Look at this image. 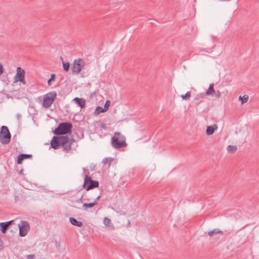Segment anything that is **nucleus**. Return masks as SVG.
<instances>
[{
    "instance_id": "1",
    "label": "nucleus",
    "mask_w": 259,
    "mask_h": 259,
    "mask_svg": "<svg viewBox=\"0 0 259 259\" xmlns=\"http://www.w3.org/2000/svg\"><path fill=\"white\" fill-rule=\"evenodd\" d=\"M73 142V139L70 140L66 136H54L51 141V145L55 149L62 146L64 150L69 151L71 149V145Z\"/></svg>"
},
{
    "instance_id": "2",
    "label": "nucleus",
    "mask_w": 259,
    "mask_h": 259,
    "mask_svg": "<svg viewBox=\"0 0 259 259\" xmlns=\"http://www.w3.org/2000/svg\"><path fill=\"white\" fill-rule=\"evenodd\" d=\"M112 146L115 149H119L125 147L126 143L125 138L119 132H115L111 138Z\"/></svg>"
},
{
    "instance_id": "3",
    "label": "nucleus",
    "mask_w": 259,
    "mask_h": 259,
    "mask_svg": "<svg viewBox=\"0 0 259 259\" xmlns=\"http://www.w3.org/2000/svg\"><path fill=\"white\" fill-rule=\"evenodd\" d=\"M72 124L69 122H62L53 131L55 135H65L71 132Z\"/></svg>"
},
{
    "instance_id": "4",
    "label": "nucleus",
    "mask_w": 259,
    "mask_h": 259,
    "mask_svg": "<svg viewBox=\"0 0 259 259\" xmlns=\"http://www.w3.org/2000/svg\"><path fill=\"white\" fill-rule=\"evenodd\" d=\"M11 138V135L8 127L2 126L0 132V142L3 144H7L10 142Z\"/></svg>"
},
{
    "instance_id": "5",
    "label": "nucleus",
    "mask_w": 259,
    "mask_h": 259,
    "mask_svg": "<svg viewBox=\"0 0 259 259\" xmlns=\"http://www.w3.org/2000/svg\"><path fill=\"white\" fill-rule=\"evenodd\" d=\"M56 96L57 94L55 92H51L46 94L43 100V107L45 108H49L50 107L53 103Z\"/></svg>"
},
{
    "instance_id": "6",
    "label": "nucleus",
    "mask_w": 259,
    "mask_h": 259,
    "mask_svg": "<svg viewBox=\"0 0 259 259\" xmlns=\"http://www.w3.org/2000/svg\"><path fill=\"white\" fill-rule=\"evenodd\" d=\"M98 186L99 182L97 181H94L90 177L85 176L83 187L86 190L88 191Z\"/></svg>"
},
{
    "instance_id": "7",
    "label": "nucleus",
    "mask_w": 259,
    "mask_h": 259,
    "mask_svg": "<svg viewBox=\"0 0 259 259\" xmlns=\"http://www.w3.org/2000/svg\"><path fill=\"white\" fill-rule=\"evenodd\" d=\"M84 65V61L79 58L74 61L71 70L73 74H78Z\"/></svg>"
},
{
    "instance_id": "8",
    "label": "nucleus",
    "mask_w": 259,
    "mask_h": 259,
    "mask_svg": "<svg viewBox=\"0 0 259 259\" xmlns=\"http://www.w3.org/2000/svg\"><path fill=\"white\" fill-rule=\"evenodd\" d=\"M19 229V235L21 237L25 236L30 229L29 225L26 221H21L18 224Z\"/></svg>"
},
{
    "instance_id": "9",
    "label": "nucleus",
    "mask_w": 259,
    "mask_h": 259,
    "mask_svg": "<svg viewBox=\"0 0 259 259\" xmlns=\"http://www.w3.org/2000/svg\"><path fill=\"white\" fill-rule=\"evenodd\" d=\"M25 71L22 69L20 67L17 68V73L14 77L15 82L18 81L20 78L24 76Z\"/></svg>"
},
{
    "instance_id": "10",
    "label": "nucleus",
    "mask_w": 259,
    "mask_h": 259,
    "mask_svg": "<svg viewBox=\"0 0 259 259\" xmlns=\"http://www.w3.org/2000/svg\"><path fill=\"white\" fill-rule=\"evenodd\" d=\"M211 240L214 239H219L223 235V232L218 229L211 230Z\"/></svg>"
},
{
    "instance_id": "11",
    "label": "nucleus",
    "mask_w": 259,
    "mask_h": 259,
    "mask_svg": "<svg viewBox=\"0 0 259 259\" xmlns=\"http://www.w3.org/2000/svg\"><path fill=\"white\" fill-rule=\"evenodd\" d=\"M73 101L80 108H83L84 107H85L86 103L85 99L76 97L73 99Z\"/></svg>"
},
{
    "instance_id": "12",
    "label": "nucleus",
    "mask_w": 259,
    "mask_h": 259,
    "mask_svg": "<svg viewBox=\"0 0 259 259\" xmlns=\"http://www.w3.org/2000/svg\"><path fill=\"white\" fill-rule=\"evenodd\" d=\"M32 155L30 154H21L17 157V163L19 164H22V161L28 158H31Z\"/></svg>"
},
{
    "instance_id": "13",
    "label": "nucleus",
    "mask_w": 259,
    "mask_h": 259,
    "mask_svg": "<svg viewBox=\"0 0 259 259\" xmlns=\"http://www.w3.org/2000/svg\"><path fill=\"white\" fill-rule=\"evenodd\" d=\"M13 221H8L7 222L0 223L1 231L3 233H5L7 230L9 226L12 224Z\"/></svg>"
},
{
    "instance_id": "14",
    "label": "nucleus",
    "mask_w": 259,
    "mask_h": 259,
    "mask_svg": "<svg viewBox=\"0 0 259 259\" xmlns=\"http://www.w3.org/2000/svg\"><path fill=\"white\" fill-rule=\"evenodd\" d=\"M70 222L72 225L75 226L81 227L82 226V222L77 221L75 219H74L73 218H70Z\"/></svg>"
},
{
    "instance_id": "15",
    "label": "nucleus",
    "mask_w": 259,
    "mask_h": 259,
    "mask_svg": "<svg viewBox=\"0 0 259 259\" xmlns=\"http://www.w3.org/2000/svg\"><path fill=\"white\" fill-rule=\"evenodd\" d=\"M113 160V158L111 157L105 158L102 160V163L104 165H108V167H109L111 165V163Z\"/></svg>"
},
{
    "instance_id": "16",
    "label": "nucleus",
    "mask_w": 259,
    "mask_h": 259,
    "mask_svg": "<svg viewBox=\"0 0 259 259\" xmlns=\"http://www.w3.org/2000/svg\"><path fill=\"white\" fill-rule=\"evenodd\" d=\"M97 204V200H95L93 203H84L82 205L83 208L87 210L88 208H92Z\"/></svg>"
},
{
    "instance_id": "17",
    "label": "nucleus",
    "mask_w": 259,
    "mask_h": 259,
    "mask_svg": "<svg viewBox=\"0 0 259 259\" xmlns=\"http://www.w3.org/2000/svg\"><path fill=\"white\" fill-rule=\"evenodd\" d=\"M103 223L106 226L110 227H112V228H114V226L112 224L111 220L107 218V217L104 218Z\"/></svg>"
},
{
    "instance_id": "18",
    "label": "nucleus",
    "mask_w": 259,
    "mask_h": 259,
    "mask_svg": "<svg viewBox=\"0 0 259 259\" xmlns=\"http://www.w3.org/2000/svg\"><path fill=\"white\" fill-rule=\"evenodd\" d=\"M227 149L229 153H233L236 151L237 148L236 146L229 145Z\"/></svg>"
},
{
    "instance_id": "19",
    "label": "nucleus",
    "mask_w": 259,
    "mask_h": 259,
    "mask_svg": "<svg viewBox=\"0 0 259 259\" xmlns=\"http://www.w3.org/2000/svg\"><path fill=\"white\" fill-rule=\"evenodd\" d=\"M239 100L241 101L242 104H244L246 103L248 100V96L247 95H244L243 96H240L239 97Z\"/></svg>"
},
{
    "instance_id": "20",
    "label": "nucleus",
    "mask_w": 259,
    "mask_h": 259,
    "mask_svg": "<svg viewBox=\"0 0 259 259\" xmlns=\"http://www.w3.org/2000/svg\"><path fill=\"white\" fill-rule=\"evenodd\" d=\"M102 112H105L104 111V109L102 107H101L100 106H98L96 107V108L95 109V111L94 112V114L98 115L100 113H102Z\"/></svg>"
},
{
    "instance_id": "21",
    "label": "nucleus",
    "mask_w": 259,
    "mask_h": 259,
    "mask_svg": "<svg viewBox=\"0 0 259 259\" xmlns=\"http://www.w3.org/2000/svg\"><path fill=\"white\" fill-rule=\"evenodd\" d=\"M221 94L220 92H218L217 94H215V91L213 89V84L211 83V96H216L217 97H220Z\"/></svg>"
},
{
    "instance_id": "22",
    "label": "nucleus",
    "mask_w": 259,
    "mask_h": 259,
    "mask_svg": "<svg viewBox=\"0 0 259 259\" xmlns=\"http://www.w3.org/2000/svg\"><path fill=\"white\" fill-rule=\"evenodd\" d=\"M69 67H70V64L69 62H63V67L64 70L65 71H66V72L68 71V70L69 69Z\"/></svg>"
},
{
    "instance_id": "23",
    "label": "nucleus",
    "mask_w": 259,
    "mask_h": 259,
    "mask_svg": "<svg viewBox=\"0 0 259 259\" xmlns=\"http://www.w3.org/2000/svg\"><path fill=\"white\" fill-rule=\"evenodd\" d=\"M110 105V101L109 100H107L104 104V112L107 111L108 110L109 107Z\"/></svg>"
},
{
    "instance_id": "24",
    "label": "nucleus",
    "mask_w": 259,
    "mask_h": 259,
    "mask_svg": "<svg viewBox=\"0 0 259 259\" xmlns=\"http://www.w3.org/2000/svg\"><path fill=\"white\" fill-rule=\"evenodd\" d=\"M191 96V93L190 92H187L185 95H182L181 98L184 100H187L189 99Z\"/></svg>"
},
{
    "instance_id": "25",
    "label": "nucleus",
    "mask_w": 259,
    "mask_h": 259,
    "mask_svg": "<svg viewBox=\"0 0 259 259\" xmlns=\"http://www.w3.org/2000/svg\"><path fill=\"white\" fill-rule=\"evenodd\" d=\"M55 77H56V75H55V74H51L50 79H49L48 81V84L49 85H51V82L52 81L55 80Z\"/></svg>"
},
{
    "instance_id": "26",
    "label": "nucleus",
    "mask_w": 259,
    "mask_h": 259,
    "mask_svg": "<svg viewBox=\"0 0 259 259\" xmlns=\"http://www.w3.org/2000/svg\"><path fill=\"white\" fill-rule=\"evenodd\" d=\"M218 129V126L216 124L211 125V135Z\"/></svg>"
},
{
    "instance_id": "27",
    "label": "nucleus",
    "mask_w": 259,
    "mask_h": 259,
    "mask_svg": "<svg viewBox=\"0 0 259 259\" xmlns=\"http://www.w3.org/2000/svg\"><path fill=\"white\" fill-rule=\"evenodd\" d=\"M4 71V68L3 67V64L0 63V76L3 73Z\"/></svg>"
},
{
    "instance_id": "28",
    "label": "nucleus",
    "mask_w": 259,
    "mask_h": 259,
    "mask_svg": "<svg viewBox=\"0 0 259 259\" xmlns=\"http://www.w3.org/2000/svg\"><path fill=\"white\" fill-rule=\"evenodd\" d=\"M27 259H34L35 257L34 254H28L27 256Z\"/></svg>"
},
{
    "instance_id": "29",
    "label": "nucleus",
    "mask_w": 259,
    "mask_h": 259,
    "mask_svg": "<svg viewBox=\"0 0 259 259\" xmlns=\"http://www.w3.org/2000/svg\"><path fill=\"white\" fill-rule=\"evenodd\" d=\"M18 81H20L21 82H22L23 84H26V82L25 81V79H24V76L22 78H20Z\"/></svg>"
},
{
    "instance_id": "30",
    "label": "nucleus",
    "mask_w": 259,
    "mask_h": 259,
    "mask_svg": "<svg viewBox=\"0 0 259 259\" xmlns=\"http://www.w3.org/2000/svg\"><path fill=\"white\" fill-rule=\"evenodd\" d=\"M206 134L208 135H210V126H207V130H206Z\"/></svg>"
},
{
    "instance_id": "31",
    "label": "nucleus",
    "mask_w": 259,
    "mask_h": 259,
    "mask_svg": "<svg viewBox=\"0 0 259 259\" xmlns=\"http://www.w3.org/2000/svg\"><path fill=\"white\" fill-rule=\"evenodd\" d=\"M205 95H210V85L209 86L208 89L205 92Z\"/></svg>"
},
{
    "instance_id": "32",
    "label": "nucleus",
    "mask_w": 259,
    "mask_h": 259,
    "mask_svg": "<svg viewBox=\"0 0 259 259\" xmlns=\"http://www.w3.org/2000/svg\"><path fill=\"white\" fill-rule=\"evenodd\" d=\"M14 199L16 202L19 200V197L18 195H15Z\"/></svg>"
},
{
    "instance_id": "33",
    "label": "nucleus",
    "mask_w": 259,
    "mask_h": 259,
    "mask_svg": "<svg viewBox=\"0 0 259 259\" xmlns=\"http://www.w3.org/2000/svg\"><path fill=\"white\" fill-rule=\"evenodd\" d=\"M101 127L104 129H106V125L104 123H102Z\"/></svg>"
},
{
    "instance_id": "34",
    "label": "nucleus",
    "mask_w": 259,
    "mask_h": 259,
    "mask_svg": "<svg viewBox=\"0 0 259 259\" xmlns=\"http://www.w3.org/2000/svg\"><path fill=\"white\" fill-rule=\"evenodd\" d=\"M101 198V196H98L95 200L98 202V200Z\"/></svg>"
},
{
    "instance_id": "35",
    "label": "nucleus",
    "mask_w": 259,
    "mask_h": 259,
    "mask_svg": "<svg viewBox=\"0 0 259 259\" xmlns=\"http://www.w3.org/2000/svg\"><path fill=\"white\" fill-rule=\"evenodd\" d=\"M208 234L210 236V232H208Z\"/></svg>"
}]
</instances>
